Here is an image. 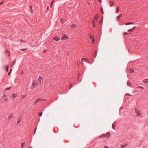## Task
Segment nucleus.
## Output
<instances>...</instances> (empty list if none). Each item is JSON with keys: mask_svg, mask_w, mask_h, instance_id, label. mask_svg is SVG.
Listing matches in <instances>:
<instances>
[{"mask_svg": "<svg viewBox=\"0 0 148 148\" xmlns=\"http://www.w3.org/2000/svg\"><path fill=\"white\" fill-rule=\"evenodd\" d=\"M12 97L14 98H15L17 97V95H16L15 94H13L12 95Z\"/></svg>", "mask_w": 148, "mask_h": 148, "instance_id": "nucleus-8", "label": "nucleus"}, {"mask_svg": "<svg viewBox=\"0 0 148 148\" xmlns=\"http://www.w3.org/2000/svg\"><path fill=\"white\" fill-rule=\"evenodd\" d=\"M99 16L98 15H96L95 16H94V19L96 21H97V19L98 18Z\"/></svg>", "mask_w": 148, "mask_h": 148, "instance_id": "nucleus-12", "label": "nucleus"}, {"mask_svg": "<svg viewBox=\"0 0 148 148\" xmlns=\"http://www.w3.org/2000/svg\"><path fill=\"white\" fill-rule=\"evenodd\" d=\"M3 1H2L0 3V5H1L2 3H3Z\"/></svg>", "mask_w": 148, "mask_h": 148, "instance_id": "nucleus-44", "label": "nucleus"}, {"mask_svg": "<svg viewBox=\"0 0 148 148\" xmlns=\"http://www.w3.org/2000/svg\"><path fill=\"white\" fill-rule=\"evenodd\" d=\"M27 49H28L27 48H26L24 49H20V50H21V51H24L25 50H27Z\"/></svg>", "mask_w": 148, "mask_h": 148, "instance_id": "nucleus-27", "label": "nucleus"}, {"mask_svg": "<svg viewBox=\"0 0 148 148\" xmlns=\"http://www.w3.org/2000/svg\"><path fill=\"white\" fill-rule=\"evenodd\" d=\"M114 4V2L113 1H111L110 2V6H112Z\"/></svg>", "mask_w": 148, "mask_h": 148, "instance_id": "nucleus-15", "label": "nucleus"}, {"mask_svg": "<svg viewBox=\"0 0 148 148\" xmlns=\"http://www.w3.org/2000/svg\"><path fill=\"white\" fill-rule=\"evenodd\" d=\"M61 40H64L65 36H63V37L61 38Z\"/></svg>", "mask_w": 148, "mask_h": 148, "instance_id": "nucleus-30", "label": "nucleus"}, {"mask_svg": "<svg viewBox=\"0 0 148 148\" xmlns=\"http://www.w3.org/2000/svg\"><path fill=\"white\" fill-rule=\"evenodd\" d=\"M143 82L144 83H148V79H146L144 80L143 81Z\"/></svg>", "mask_w": 148, "mask_h": 148, "instance_id": "nucleus-21", "label": "nucleus"}, {"mask_svg": "<svg viewBox=\"0 0 148 148\" xmlns=\"http://www.w3.org/2000/svg\"><path fill=\"white\" fill-rule=\"evenodd\" d=\"M30 12H32V5H30Z\"/></svg>", "mask_w": 148, "mask_h": 148, "instance_id": "nucleus-35", "label": "nucleus"}, {"mask_svg": "<svg viewBox=\"0 0 148 148\" xmlns=\"http://www.w3.org/2000/svg\"><path fill=\"white\" fill-rule=\"evenodd\" d=\"M105 137H106L107 138H108L110 136V133L109 132H107L105 134H104Z\"/></svg>", "mask_w": 148, "mask_h": 148, "instance_id": "nucleus-4", "label": "nucleus"}, {"mask_svg": "<svg viewBox=\"0 0 148 148\" xmlns=\"http://www.w3.org/2000/svg\"><path fill=\"white\" fill-rule=\"evenodd\" d=\"M53 40L56 41H58L59 40V38L58 37H55L53 38Z\"/></svg>", "mask_w": 148, "mask_h": 148, "instance_id": "nucleus-7", "label": "nucleus"}, {"mask_svg": "<svg viewBox=\"0 0 148 148\" xmlns=\"http://www.w3.org/2000/svg\"><path fill=\"white\" fill-rule=\"evenodd\" d=\"M11 71H12V69H11V70H10V72H9V73H8V75H9V74H10V73H11Z\"/></svg>", "mask_w": 148, "mask_h": 148, "instance_id": "nucleus-48", "label": "nucleus"}, {"mask_svg": "<svg viewBox=\"0 0 148 148\" xmlns=\"http://www.w3.org/2000/svg\"><path fill=\"white\" fill-rule=\"evenodd\" d=\"M21 122V119H18L17 121V124H18L19 123Z\"/></svg>", "mask_w": 148, "mask_h": 148, "instance_id": "nucleus-28", "label": "nucleus"}, {"mask_svg": "<svg viewBox=\"0 0 148 148\" xmlns=\"http://www.w3.org/2000/svg\"><path fill=\"white\" fill-rule=\"evenodd\" d=\"M4 69H5V70H6V71H7L8 70V66H4Z\"/></svg>", "mask_w": 148, "mask_h": 148, "instance_id": "nucleus-10", "label": "nucleus"}, {"mask_svg": "<svg viewBox=\"0 0 148 148\" xmlns=\"http://www.w3.org/2000/svg\"><path fill=\"white\" fill-rule=\"evenodd\" d=\"M15 61H14L13 62H12V64H11V65H12V66H13V65H14V64H15Z\"/></svg>", "mask_w": 148, "mask_h": 148, "instance_id": "nucleus-26", "label": "nucleus"}, {"mask_svg": "<svg viewBox=\"0 0 148 148\" xmlns=\"http://www.w3.org/2000/svg\"><path fill=\"white\" fill-rule=\"evenodd\" d=\"M92 25H93V27H95V23L94 22V21H93L92 23Z\"/></svg>", "mask_w": 148, "mask_h": 148, "instance_id": "nucleus-24", "label": "nucleus"}, {"mask_svg": "<svg viewBox=\"0 0 148 148\" xmlns=\"http://www.w3.org/2000/svg\"><path fill=\"white\" fill-rule=\"evenodd\" d=\"M127 86H129L131 85V83L130 82H127Z\"/></svg>", "mask_w": 148, "mask_h": 148, "instance_id": "nucleus-23", "label": "nucleus"}, {"mask_svg": "<svg viewBox=\"0 0 148 148\" xmlns=\"http://www.w3.org/2000/svg\"><path fill=\"white\" fill-rule=\"evenodd\" d=\"M95 42V40L94 39H93V43L94 44V42Z\"/></svg>", "mask_w": 148, "mask_h": 148, "instance_id": "nucleus-47", "label": "nucleus"}, {"mask_svg": "<svg viewBox=\"0 0 148 148\" xmlns=\"http://www.w3.org/2000/svg\"><path fill=\"white\" fill-rule=\"evenodd\" d=\"M71 27L72 28H74L77 27V25L76 24H73L72 25Z\"/></svg>", "mask_w": 148, "mask_h": 148, "instance_id": "nucleus-18", "label": "nucleus"}, {"mask_svg": "<svg viewBox=\"0 0 148 148\" xmlns=\"http://www.w3.org/2000/svg\"><path fill=\"white\" fill-rule=\"evenodd\" d=\"M89 35H90V39H91V38H92L91 35V34H90Z\"/></svg>", "mask_w": 148, "mask_h": 148, "instance_id": "nucleus-43", "label": "nucleus"}, {"mask_svg": "<svg viewBox=\"0 0 148 148\" xmlns=\"http://www.w3.org/2000/svg\"><path fill=\"white\" fill-rule=\"evenodd\" d=\"M120 8L118 6L116 8V13H117L119 12V11Z\"/></svg>", "mask_w": 148, "mask_h": 148, "instance_id": "nucleus-9", "label": "nucleus"}, {"mask_svg": "<svg viewBox=\"0 0 148 148\" xmlns=\"http://www.w3.org/2000/svg\"><path fill=\"white\" fill-rule=\"evenodd\" d=\"M42 112H41V113H39V116H42Z\"/></svg>", "mask_w": 148, "mask_h": 148, "instance_id": "nucleus-37", "label": "nucleus"}, {"mask_svg": "<svg viewBox=\"0 0 148 148\" xmlns=\"http://www.w3.org/2000/svg\"><path fill=\"white\" fill-rule=\"evenodd\" d=\"M8 100V99H7V98L5 99H4V101H6Z\"/></svg>", "mask_w": 148, "mask_h": 148, "instance_id": "nucleus-45", "label": "nucleus"}, {"mask_svg": "<svg viewBox=\"0 0 148 148\" xmlns=\"http://www.w3.org/2000/svg\"><path fill=\"white\" fill-rule=\"evenodd\" d=\"M0 148H1V147H0Z\"/></svg>", "mask_w": 148, "mask_h": 148, "instance_id": "nucleus-54", "label": "nucleus"}, {"mask_svg": "<svg viewBox=\"0 0 148 148\" xmlns=\"http://www.w3.org/2000/svg\"><path fill=\"white\" fill-rule=\"evenodd\" d=\"M134 24V23L132 22H128V23H126L125 25H133Z\"/></svg>", "mask_w": 148, "mask_h": 148, "instance_id": "nucleus-16", "label": "nucleus"}, {"mask_svg": "<svg viewBox=\"0 0 148 148\" xmlns=\"http://www.w3.org/2000/svg\"><path fill=\"white\" fill-rule=\"evenodd\" d=\"M100 23L101 25H103V17H102V18H101V20L100 21Z\"/></svg>", "mask_w": 148, "mask_h": 148, "instance_id": "nucleus-20", "label": "nucleus"}, {"mask_svg": "<svg viewBox=\"0 0 148 148\" xmlns=\"http://www.w3.org/2000/svg\"><path fill=\"white\" fill-rule=\"evenodd\" d=\"M135 114L136 116L138 117H140L141 114L140 111L136 108L135 109Z\"/></svg>", "mask_w": 148, "mask_h": 148, "instance_id": "nucleus-1", "label": "nucleus"}, {"mask_svg": "<svg viewBox=\"0 0 148 148\" xmlns=\"http://www.w3.org/2000/svg\"><path fill=\"white\" fill-rule=\"evenodd\" d=\"M22 99H23V98L25 97H26V95H22Z\"/></svg>", "mask_w": 148, "mask_h": 148, "instance_id": "nucleus-29", "label": "nucleus"}, {"mask_svg": "<svg viewBox=\"0 0 148 148\" xmlns=\"http://www.w3.org/2000/svg\"><path fill=\"white\" fill-rule=\"evenodd\" d=\"M137 89H138L139 88H141L142 89H143L144 88L143 87L140 86H138L136 87Z\"/></svg>", "mask_w": 148, "mask_h": 148, "instance_id": "nucleus-19", "label": "nucleus"}, {"mask_svg": "<svg viewBox=\"0 0 148 148\" xmlns=\"http://www.w3.org/2000/svg\"><path fill=\"white\" fill-rule=\"evenodd\" d=\"M54 1H55V0H53L52 1V3L51 4V7H52V6L53 5V2H54Z\"/></svg>", "mask_w": 148, "mask_h": 148, "instance_id": "nucleus-34", "label": "nucleus"}, {"mask_svg": "<svg viewBox=\"0 0 148 148\" xmlns=\"http://www.w3.org/2000/svg\"><path fill=\"white\" fill-rule=\"evenodd\" d=\"M112 127L114 130H115V125L114 124H113L112 125Z\"/></svg>", "mask_w": 148, "mask_h": 148, "instance_id": "nucleus-25", "label": "nucleus"}, {"mask_svg": "<svg viewBox=\"0 0 148 148\" xmlns=\"http://www.w3.org/2000/svg\"><path fill=\"white\" fill-rule=\"evenodd\" d=\"M38 83L36 82L35 80H33V84L32 86V88L33 89L36 86L38 85Z\"/></svg>", "mask_w": 148, "mask_h": 148, "instance_id": "nucleus-2", "label": "nucleus"}, {"mask_svg": "<svg viewBox=\"0 0 148 148\" xmlns=\"http://www.w3.org/2000/svg\"><path fill=\"white\" fill-rule=\"evenodd\" d=\"M60 21H62V20H61H61Z\"/></svg>", "mask_w": 148, "mask_h": 148, "instance_id": "nucleus-53", "label": "nucleus"}, {"mask_svg": "<svg viewBox=\"0 0 148 148\" xmlns=\"http://www.w3.org/2000/svg\"><path fill=\"white\" fill-rule=\"evenodd\" d=\"M104 148H109V147H108V146H105Z\"/></svg>", "mask_w": 148, "mask_h": 148, "instance_id": "nucleus-40", "label": "nucleus"}, {"mask_svg": "<svg viewBox=\"0 0 148 148\" xmlns=\"http://www.w3.org/2000/svg\"><path fill=\"white\" fill-rule=\"evenodd\" d=\"M42 79V77L41 76H39V78L38 79V81L40 82H41V81Z\"/></svg>", "mask_w": 148, "mask_h": 148, "instance_id": "nucleus-17", "label": "nucleus"}, {"mask_svg": "<svg viewBox=\"0 0 148 148\" xmlns=\"http://www.w3.org/2000/svg\"><path fill=\"white\" fill-rule=\"evenodd\" d=\"M42 100H44V101H45L46 100L43 99H42L41 98H38L34 101V105H35V104H36L39 101H41Z\"/></svg>", "mask_w": 148, "mask_h": 148, "instance_id": "nucleus-3", "label": "nucleus"}, {"mask_svg": "<svg viewBox=\"0 0 148 148\" xmlns=\"http://www.w3.org/2000/svg\"><path fill=\"white\" fill-rule=\"evenodd\" d=\"M102 137H105V136L104 134H103V135L99 137V138H102Z\"/></svg>", "mask_w": 148, "mask_h": 148, "instance_id": "nucleus-32", "label": "nucleus"}, {"mask_svg": "<svg viewBox=\"0 0 148 148\" xmlns=\"http://www.w3.org/2000/svg\"><path fill=\"white\" fill-rule=\"evenodd\" d=\"M29 148H32V147H29Z\"/></svg>", "mask_w": 148, "mask_h": 148, "instance_id": "nucleus-51", "label": "nucleus"}, {"mask_svg": "<svg viewBox=\"0 0 148 148\" xmlns=\"http://www.w3.org/2000/svg\"><path fill=\"white\" fill-rule=\"evenodd\" d=\"M98 1H99L100 2H101V0H97Z\"/></svg>", "mask_w": 148, "mask_h": 148, "instance_id": "nucleus-46", "label": "nucleus"}, {"mask_svg": "<svg viewBox=\"0 0 148 148\" xmlns=\"http://www.w3.org/2000/svg\"><path fill=\"white\" fill-rule=\"evenodd\" d=\"M128 146V145H127V144H122L121 145V146H120V148H125V147H126Z\"/></svg>", "mask_w": 148, "mask_h": 148, "instance_id": "nucleus-5", "label": "nucleus"}, {"mask_svg": "<svg viewBox=\"0 0 148 148\" xmlns=\"http://www.w3.org/2000/svg\"><path fill=\"white\" fill-rule=\"evenodd\" d=\"M136 26H135V27H134L132 29L133 30L134 29L136 28Z\"/></svg>", "mask_w": 148, "mask_h": 148, "instance_id": "nucleus-41", "label": "nucleus"}, {"mask_svg": "<svg viewBox=\"0 0 148 148\" xmlns=\"http://www.w3.org/2000/svg\"><path fill=\"white\" fill-rule=\"evenodd\" d=\"M133 30L132 29H129L128 31L129 32H131L132 31H133Z\"/></svg>", "mask_w": 148, "mask_h": 148, "instance_id": "nucleus-39", "label": "nucleus"}, {"mask_svg": "<svg viewBox=\"0 0 148 148\" xmlns=\"http://www.w3.org/2000/svg\"><path fill=\"white\" fill-rule=\"evenodd\" d=\"M9 54H10V53L9 52ZM10 54H9V55H10Z\"/></svg>", "mask_w": 148, "mask_h": 148, "instance_id": "nucleus-52", "label": "nucleus"}, {"mask_svg": "<svg viewBox=\"0 0 148 148\" xmlns=\"http://www.w3.org/2000/svg\"><path fill=\"white\" fill-rule=\"evenodd\" d=\"M13 118V116L12 114H10L8 116V117L7 118L8 120H11L12 118Z\"/></svg>", "mask_w": 148, "mask_h": 148, "instance_id": "nucleus-6", "label": "nucleus"}, {"mask_svg": "<svg viewBox=\"0 0 148 148\" xmlns=\"http://www.w3.org/2000/svg\"><path fill=\"white\" fill-rule=\"evenodd\" d=\"M7 96L6 95V94H3V97H6Z\"/></svg>", "mask_w": 148, "mask_h": 148, "instance_id": "nucleus-38", "label": "nucleus"}, {"mask_svg": "<svg viewBox=\"0 0 148 148\" xmlns=\"http://www.w3.org/2000/svg\"><path fill=\"white\" fill-rule=\"evenodd\" d=\"M11 88V87H9L7 89L8 90H10Z\"/></svg>", "mask_w": 148, "mask_h": 148, "instance_id": "nucleus-50", "label": "nucleus"}, {"mask_svg": "<svg viewBox=\"0 0 148 148\" xmlns=\"http://www.w3.org/2000/svg\"><path fill=\"white\" fill-rule=\"evenodd\" d=\"M87 61V60L86 59L84 58H82V61ZM82 64H83V63L82 62Z\"/></svg>", "mask_w": 148, "mask_h": 148, "instance_id": "nucleus-22", "label": "nucleus"}, {"mask_svg": "<svg viewBox=\"0 0 148 148\" xmlns=\"http://www.w3.org/2000/svg\"><path fill=\"white\" fill-rule=\"evenodd\" d=\"M36 130H37V128L36 127V128H35V129L34 134L35 133V132L36 131Z\"/></svg>", "mask_w": 148, "mask_h": 148, "instance_id": "nucleus-42", "label": "nucleus"}, {"mask_svg": "<svg viewBox=\"0 0 148 148\" xmlns=\"http://www.w3.org/2000/svg\"><path fill=\"white\" fill-rule=\"evenodd\" d=\"M122 14H120L117 17V19L118 21L119 20L120 18L122 16Z\"/></svg>", "mask_w": 148, "mask_h": 148, "instance_id": "nucleus-11", "label": "nucleus"}, {"mask_svg": "<svg viewBox=\"0 0 148 148\" xmlns=\"http://www.w3.org/2000/svg\"><path fill=\"white\" fill-rule=\"evenodd\" d=\"M97 51H96L95 52V56H94V57L96 58V56L97 54Z\"/></svg>", "mask_w": 148, "mask_h": 148, "instance_id": "nucleus-31", "label": "nucleus"}, {"mask_svg": "<svg viewBox=\"0 0 148 148\" xmlns=\"http://www.w3.org/2000/svg\"><path fill=\"white\" fill-rule=\"evenodd\" d=\"M25 143L24 142H23L21 143V148H23L24 145H25Z\"/></svg>", "mask_w": 148, "mask_h": 148, "instance_id": "nucleus-13", "label": "nucleus"}, {"mask_svg": "<svg viewBox=\"0 0 148 148\" xmlns=\"http://www.w3.org/2000/svg\"><path fill=\"white\" fill-rule=\"evenodd\" d=\"M128 71L130 73H132L134 72V70L132 69H128Z\"/></svg>", "mask_w": 148, "mask_h": 148, "instance_id": "nucleus-14", "label": "nucleus"}, {"mask_svg": "<svg viewBox=\"0 0 148 148\" xmlns=\"http://www.w3.org/2000/svg\"><path fill=\"white\" fill-rule=\"evenodd\" d=\"M103 8L102 7H101V12H102V13L103 14Z\"/></svg>", "mask_w": 148, "mask_h": 148, "instance_id": "nucleus-33", "label": "nucleus"}, {"mask_svg": "<svg viewBox=\"0 0 148 148\" xmlns=\"http://www.w3.org/2000/svg\"><path fill=\"white\" fill-rule=\"evenodd\" d=\"M72 87V86L71 85H70V87L69 88V89H70Z\"/></svg>", "mask_w": 148, "mask_h": 148, "instance_id": "nucleus-49", "label": "nucleus"}, {"mask_svg": "<svg viewBox=\"0 0 148 148\" xmlns=\"http://www.w3.org/2000/svg\"><path fill=\"white\" fill-rule=\"evenodd\" d=\"M68 37L65 35V40H67L68 39Z\"/></svg>", "mask_w": 148, "mask_h": 148, "instance_id": "nucleus-36", "label": "nucleus"}]
</instances>
